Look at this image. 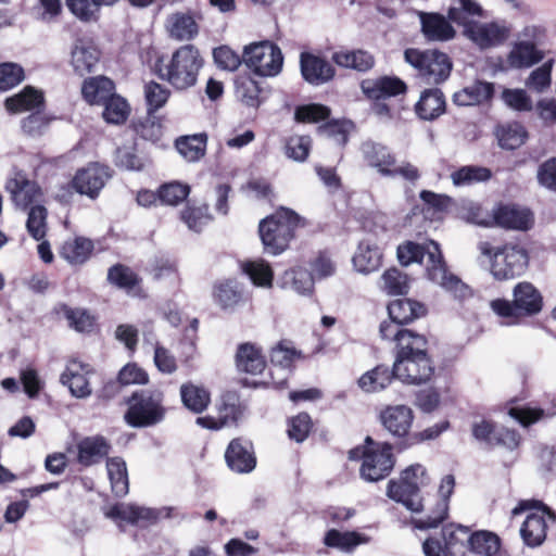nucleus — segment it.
<instances>
[{
	"label": "nucleus",
	"mask_w": 556,
	"mask_h": 556,
	"mask_svg": "<svg viewBox=\"0 0 556 556\" xmlns=\"http://www.w3.org/2000/svg\"><path fill=\"white\" fill-rule=\"evenodd\" d=\"M397 258L402 265L414 262L424 264L428 278L455 300L464 301L472 296L471 288L447 270L437 242L430 241L424 245L406 242L397 248Z\"/></svg>",
	"instance_id": "obj_1"
},
{
	"label": "nucleus",
	"mask_w": 556,
	"mask_h": 556,
	"mask_svg": "<svg viewBox=\"0 0 556 556\" xmlns=\"http://www.w3.org/2000/svg\"><path fill=\"white\" fill-rule=\"evenodd\" d=\"M204 65L200 50L193 45H184L176 49L170 58L157 66L159 77L176 90H187L198 81Z\"/></svg>",
	"instance_id": "obj_2"
},
{
	"label": "nucleus",
	"mask_w": 556,
	"mask_h": 556,
	"mask_svg": "<svg viewBox=\"0 0 556 556\" xmlns=\"http://www.w3.org/2000/svg\"><path fill=\"white\" fill-rule=\"evenodd\" d=\"M301 217L289 208H280L260 223V237L267 253L277 255L283 252L300 225Z\"/></svg>",
	"instance_id": "obj_3"
},
{
	"label": "nucleus",
	"mask_w": 556,
	"mask_h": 556,
	"mask_svg": "<svg viewBox=\"0 0 556 556\" xmlns=\"http://www.w3.org/2000/svg\"><path fill=\"white\" fill-rule=\"evenodd\" d=\"M366 445L349 452V458L363 459L359 472L361 477L369 482L384 479L394 467L392 445L388 443H375L370 437L365 440Z\"/></svg>",
	"instance_id": "obj_4"
},
{
	"label": "nucleus",
	"mask_w": 556,
	"mask_h": 556,
	"mask_svg": "<svg viewBox=\"0 0 556 556\" xmlns=\"http://www.w3.org/2000/svg\"><path fill=\"white\" fill-rule=\"evenodd\" d=\"M493 312L509 324L517 323L521 316H533L539 314L543 307V298L540 291L530 282H518L513 289V302L505 299H497L491 302Z\"/></svg>",
	"instance_id": "obj_5"
},
{
	"label": "nucleus",
	"mask_w": 556,
	"mask_h": 556,
	"mask_svg": "<svg viewBox=\"0 0 556 556\" xmlns=\"http://www.w3.org/2000/svg\"><path fill=\"white\" fill-rule=\"evenodd\" d=\"M431 479L427 469L420 464L408 466L401 472L399 480H390L387 495L399 503H402L413 513L422 510L419 491L427 486Z\"/></svg>",
	"instance_id": "obj_6"
},
{
	"label": "nucleus",
	"mask_w": 556,
	"mask_h": 556,
	"mask_svg": "<svg viewBox=\"0 0 556 556\" xmlns=\"http://www.w3.org/2000/svg\"><path fill=\"white\" fill-rule=\"evenodd\" d=\"M125 421L134 428H143L160 424L165 417L163 393L155 391L136 392L128 401Z\"/></svg>",
	"instance_id": "obj_7"
},
{
	"label": "nucleus",
	"mask_w": 556,
	"mask_h": 556,
	"mask_svg": "<svg viewBox=\"0 0 556 556\" xmlns=\"http://www.w3.org/2000/svg\"><path fill=\"white\" fill-rule=\"evenodd\" d=\"M479 250L491 257V273L497 280L520 276L528 265V254L518 245H505L493 253L488 242H481Z\"/></svg>",
	"instance_id": "obj_8"
},
{
	"label": "nucleus",
	"mask_w": 556,
	"mask_h": 556,
	"mask_svg": "<svg viewBox=\"0 0 556 556\" xmlns=\"http://www.w3.org/2000/svg\"><path fill=\"white\" fill-rule=\"evenodd\" d=\"M405 61L418 71L426 84H440L451 74L452 63L447 54L438 50L407 49Z\"/></svg>",
	"instance_id": "obj_9"
},
{
	"label": "nucleus",
	"mask_w": 556,
	"mask_h": 556,
	"mask_svg": "<svg viewBox=\"0 0 556 556\" xmlns=\"http://www.w3.org/2000/svg\"><path fill=\"white\" fill-rule=\"evenodd\" d=\"M243 63L258 76L274 77L282 70L283 55L270 41L254 42L244 47Z\"/></svg>",
	"instance_id": "obj_10"
},
{
	"label": "nucleus",
	"mask_w": 556,
	"mask_h": 556,
	"mask_svg": "<svg viewBox=\"0 0 556 556\" xmlns=\"http://www.w3.org/2000/svg\"><path fill=\"white\" fill-rule=\"evenodd\" d=\"M434 366L427 351L404 358H395L393 376L407 384H421L431 380Z\"/></svg>",
	"instance_id": "obj_11"
},
{
	"label": "nucleus",
	"mask_w": 556,
	"mask_h": 556,
	"mask_svg": "<svg viewBox=\"0 0 556 556\" xmlns=\"http://www.w3.org/2000/svg\"><path fill=\"white\" fill-rule=\"evenodd\" d=\"M513 27L504 20L476 22L463 30L466 38L480 49H490L503 45L511 34Z\"/></svg>",
	"instance_id": "obj_12"
},
{
	"label": "nucleus",
	"mask_w": 556,
	"mask_h": 556,
	"mask_svg": "<svg viewBox=\"0 0 556 556\" xmlns=\"http://www.w3.org/2000/svg\"><path fill=\"white\" fill-rule=\"evenodd\" d=\"M379 332L382 339L395 342V358H404L427 351V340L424 336L400 327L394 323L382 321Z\"/></svg>",
	"instance_id": "obj_13"
},
{
	"label": "nucleus",
	"mask_w": 556,
	"mask_h": 556,
	"mask_svg": "<svg viewBox=\"0 0 556 556\" xmlns=\"http://www.w3.org/2000/svg\"><path fill=\"white\" fill-rule=\"evenodd\" d=\"M5 188L11 194L14 204L22 210L39 205L42 199V192L38 185L34 180L28 179L27 175L22 170H13L5 184Z\"/></svg>",
	"instance_id": "obj_14"
},
{
	"label": "nucleus",
	"mask_w": 556,
	"mask_h": 556,
	"mask_svg": "<svg viewBox=\"0 0 556 556\" xmlns=\"http://www.w3.org/2000/svg\"><path fill=\"white\" fill-rule=\"evenodd\" d=\"M455 486V479L452 475H446L439 486L440 498L434 507L426 513L425 516L413 520L415 528L420 530L437 528L442 523L448 514V500Z\"/></svg>",
	"instance_id": "obj_15"
},
{
	"label": "nucleus",
	"mask_w": 556,
	"mask_h": 556,
	"mask_svg": "<svg viewBox=\"0 0 556 556\" xmlns=\"http://www.w3.org/2000/svg\"><path fill=\"white\" fill-rule=\"evenodd\" d=\"M109 178L110 172L108 167L90 164L75 174L71 186L77 193L96 199Z\"/></svg>",
	"instance_id": "obj_16"
},
{
	"label": "nucleus",
	"mask_w": 556,
	"mask_h": 556,
	"mask_svg": "<svg viewBox=\"0 0 556 556\" xmlns=\"http://www.w3.org/2000/svg\"><path fill=\"white\" fill-rule=\"evenodd\" d=\"M420 30L428 41L446 42L456 37V29L448 16L438 12L418 11Z\"/></svg>",
	"instance_id": "obj_17"
},
{
	"label": "nucleus",
	"mask_w": 556,
	"mask_h": 556,
	"mask_svg": "<svg viewBox=\"0 0 556 556\" xmlns=\"http://www.w3.org/2000/svg\"><path fill=\"white\" fill-rule=\"evenodd\" d=\"M92 372L89 364L81 363L77 359H71L66 364L64 371L60 377L62 384L68 387L71 394L77 399H86L91 395L88 375Z\"/></svg>",
	"instance_id": "obj_18"
},
{
	"label": "nucleus",
	"mask_w": 556,
	"mask_h": 556,
	"mask_svg": "<svg viewBox=\"0 0 556 556\" xmlns=\"http://www.w3.org/2000/svg\"><path fill=\"white\" fill-rule=\"evenodd\" d=\"M414 420L410 407L406 405H390L380 413V421L384 429L394 437L403 438L408 434Z\"/></svg>",
	"instance_id": "obj_19"
},
{
	"label": "nucleus",
	"mask_w": 556,
	"mask_h": 556,
	"mask_svg": "<svg viewBox=\"0 0 556 556\" xmlns=\"http://www.w3.org/2000/svg\"><path fill=\"white\" fill-rule=\"evenodd\" d=\"M493 225L515 230H527L533 224V215L528 208L516 205H498L492 211Z\"/></svg>",
	"instance_id": "obj_20"
},
{
	"label": "nucleus",
	"mask_w": 556,
	"mask_h": 556,
	"mask_svg": "<svg viewBox=\"0 0 556 556\" xmlns=\"http://www.w3.org/2000/svg\"><path fill=\"white\" fill-rule=\"evenodd\" d=\"M228 467L238 473L251 472L256 466L252 444L242 439L232 440L225 453Z\"/></svg>",
	"instance_id": "obj_21"
},
{
	"label": "nucleus",
	"mask_w": 556,
	"mask_h": 556,
	"mask_svg": "<svg viewBox=\"0 0 556 556\" xmlns=\"http://www.w3.org/2000/svg\"><path fill=\"white\" fill-rule=\"evenodd\" d=\"M299 354L294 349L282 344L277 345L270 353V377L274 387L281 389L286 386L293 363Z\"/></svg>",
	"instance_id": "obj_22"
},
{
	"label": "nucleus",
	"mask_w": 556,
	"mask_h": 556,
	"mask_svg": "<svg viewBox=\"0 0 556 556\" xmlns=\"http://www.w3.org/2000/svg\"><path fill=\"white\" fill-rule=\"evenodd\" d=\"M551 519L552 515L545 509L529 513L520 528L525 544L529 547L540 546L546 539L547 522Z\"/></svg>",
	"instance_id": "obj_23"
},
{
	"label": "nucleus",
	"mask_w": 556,
	"mask_h": 556,
	"mask_svg": "<svg viewBox=\"0 0 556 556\" xmlns=\"http://www.w3.org/2000/svg\"><path fill=\"white\" fill-rule=\"evenodd\" d=\"M198 17L191 11L175 12L166 17L165 28L170 38L178 41H189L199 34Z\"/></svg>",
	"instance_id": "obj_24"
},
{
	"label": "nucleus",
	"mask_w": 556,
	"mask_h": 556,
	"mask_svg": "<svg viewBox=\"0 0 556 556\" xmlns=\"http://www.w3.org/2000/svg\"><path fill=\"white\" fill-rule=\"evenodd\" d=\"M301 73L311 85L319 86L334 76V68L326 60L312 53L303 52L300 56Z\"/></svg>",
	"instance_id": "obj_25"
},
{
	"label": "nucleus",
	"mask_w": 556,
	"mask_h": 556,
	"mask_svg": "<svg viewBox=\"0 0 556 556\" xmlns=\"http://www.w3.org/2000/svg\"><path fill=\"white\" fill-rule=\"evenodd\" d=\"M100 59V52L90 42L84 39H77L71 51V64L80 76L91 73Z\"/></svg>",
	"instance_id": "obj_26"
},
{
	"label": "nucleus",
	"mask_w": 556,
	"mask_h": 556,
	"mask_svg": "<svg viewBox=\"0 0 556 556\" xmlns=\"http://www.w3.org/2000/svg\"><path fill=\"white\" fill-rule=\"evenodd\" d=\"M362 153L366 164L380 175L388 177L393 173L392 167L396 160L387 147L375 142H365L362 146Z\"/></svg>",
	"instance_id": "obj_27"
},
{
	"label": "nucleus",
	"mask_w": 556,
	"mask_h": 556,
	"mask_svg": "<svg viewBox=\"0 0 556 556\" xmlns=\"http://www.w3.org/2000/svg\"><path fill=\"white\" fill-rule=\"evenodd\" d=\"M110 447L103 437L84 438L77 443V462L85 467L98 464L108 456Z\"/></svg>",
	"instance_id": "obj_28"
},
{
	"label": "nucleus",
	"mask_w": 556,
	"mask_h": 556,
	"mask_svg": "<svg viewBox=\"0 0 556 556\" xmlns=\"http://www.w3.org/2000/svg\"><path fill=\"white\" fill-rule=\"evenodd\" d=\"M352 261L355 269L362 274L376 271L382 263L381 249L371 239H364L359 242Z\"/></svg>",
	"instance_id": "obj_29"
},
{
	"label": "nucleus",
	"mask_w": 556,
	"mask_h": 556,
	"mask_svg": "<svg viewBox=\"0 0 556 556\" xmlns=\"http://www.w3.org/2000/svg\"><path fill=\"white\" fill-rule=\"evenodd\" d=\"M362 91L372 100L384 99L405 92V84L396 77H380L377 79H365L361 84Z\"/></svg>",
	"instance_id": "obj_30"
},
{
	"label": "nucleus",
	"mask_w": 556,
	"mask_h": 556,
	"mask_svg": "<svg viewBox=\"0 0 556 556\" xmlns=\"http://www.w3.org/2000/svg\"><path fill=\"white\" fill-rule=\"evenodd\" d=\"M105 515L114 520L138 523L140 521H155L161 517L162 510L122 503L112 506Z\"/></svg>",
	"instance_id": "obj_31"
},
{
	"label": "nucleus",
	"mask_w": 556,
	"mask_h": 556,
	"mask_svg": "<svg viewBox=\"0 0 556 556\" xmlns=\"http://www.w3.org/2000/svg\"><path fill=\"white\" fill-rule=\"evenodd\" d=\"M388 313L390 320L387 323H394L402 327L405 324L412 323L415 319L426 314L425 306L410 299H397L388 305Z\"/></svg>",
	"instance_id": "obj_32"
},
{
	"label": "nucleus",
	"mask_w": 556,
	"mask_h": 556,
	"mask_svg": "<svg viewBox=\"0 0 556 556\" xmlns=\"http://www.w3.org/2000/svg\"><path fill=\"white\" fill-rule=\"evenodd\" d=\"M236 365L240 371L257 375L263 372L266 362L261 350L252 343H242L238 346Z\"/></svg>",
	"instance_id": "obj_33"
},
{
	"label": "nucleus",
	"mask_w": 556,
	"mask_h": 556,
	"mask_svg": "<svg viewBox=\"0 0 556 556\" xmlns=\"http://www.w3.org/2000/svg\"><path fill=\"white\" fill-rule=\"evenodd\" d=\"M84 99L90 104H103L115 94L114 83L104 76L86 79L81 87Z\"/></svg>",
	"instance_id": "obj_34"
},
{
	"label": "nucleus",
	"mask_w": 556,
	"mask_h": 556,
	"mask_svg": "<svg viewBox=\"0 0 556 556\" xmlns=\"http://www.w3.org/2000/svg\"><path fill=\"white\" fill-rule=\"evenodd\" d=\"M416 114L425 121H433L445 111V99L440 89L425 90L415 105Z\"/></svg>",
	"instance_id": "obj_35"
},
{
	"label": "nucleus",
	"mask_w": 556,
	"mask_h": 556,
	"mask_svg": "<svg viewBox=\"0 0 556 556\" xmlns=\"http://www.w3.org/2000/svg\"><path fill=\"white\" fill-rule=\"evenodd\" d=\"M482 15L483 10L475 0H452L447 10L448 18L462 26L464 30L476 23L472 21L473 17H481Z\"/></svg>",
	"instance_id": "obj_36"
},
{
	"label": "nucleus",
	"mask_w": 556,
	"mask_h": 556,
	"mask_svg": "<svg viewBox=\"0 0 556 556\" xmlns=\"http://www.w3.org/2000/svg\"><path fill=\"white\" fill-rule=\"evenodd\" d=\"M332 61L345 68L367 72L375 65V58L365 50H340L332 54Z\"/></svg>",
	"instance_id": "obj_37"
},
{
	"label": "nucleus",
	"mask_w": 556,
	"mask_h": 556,
	"mask_svg": "<svg viewBox=\"0 0 556 556\" xmlns=\"http://www.w3.org/2000/svg\"><path fill=\"white\" fill-rule=\"evenodd\" d=\"M493 94V85L484 81L463 88L453 94V102L459 106L480 104L489 100Z\"/></svg>",
	"instance_id": "obj_38"
},
{
	"label": "nucleus",
	"mask_w": 556,
	"mask_h": 556,
	"mask_svg": "<svg viewBox=\"0 0 556 556\" xmlns=\"http://www.w3.org/2000/svg\"><path fill=\"white\" fill-rule=\"evenodd\" d=\"M543 58V52L533 42L519 40L508 54V63L515 68L530 67Z\"/></svg>",
	"instance_id": "obj_39"
},
{
	"label": "nucleus",
	"mask_w": 556,
	"mask_h": 556,
	"mask_svg": "<svg viewBox=\"0 0 556 556\" xmlns=\"http://www.w3.org/2000/svg\"><path fill=\"white\" fill-rule=\"evenodd\" d=\"M93 251V242L85 237L66 240L61 250V256L73 265L85 263Z\"/></svg>",
	"instance_id": "obj_40"
},
{
	"label": "nucleus",
	"mask_w": 556,
	"mask_h": 556,
	"mask_svg": "<svg viewBox=\"0 0 556 556\" xmlns=\"http://www.w3.org/2000/svg\"><path fill=\"white\" fill-rule=\"evenodd\" d=\"M393 370L384 365H379L371 370L363 374L357 383L358 387L366 393H375L384 390L392 381Z\"/></svg>",
	"instance_id": "obj_41"
},
{
	"label": "nucleus",
	"mask_w": 556,
	"mask_h": 556,
	"mask_svg": "<svg viewBox=\"0 0 556 556\" xmlns=\"http://www.w3.org/2000/svg\"><path fill=\"white\" fill-rule=\"evenodd\" d=\"M43 102L42 94L31 87L5 100V108L10 113L17 114L39 108Z\"/></svg>",
	"instance_id": "obj_42"
},
{
	"label": "nucleus",
	"mask_w": 556,
	"mask_h": 556,
	"mask_svg": "<svg viewBox=\"0 0 556 556\" xmlns=\"http://www.w3.org/2000/svg\"><path fill=\"white\" fill-rule=\"evenodd\" d=\"M468 546L479 556H495L500 552L501 540L495 533L481 530L470 534Z\"/></svg>",
	"instance_id": "obj_43"
},
{
	"label": "nucleus",
	"mask_w": 556,
	"mask_h": 556,
	"mask_svg": "<svg viewBox=\"0 0 556 556\" xmlns=\"http://www.w3.org/2000/svg\"><path fill=\"white\" fill-rule=\"evenodd\" d=\"M180 396L184 405L193 413H202L210 404L208 391L194 383H184L180 387Z\"/></svg>",
	"instance_id": "obj_44"
},
{
	"label": "nucleus",
	"mask_w": 556,
	"mask_h": 556,
	"mask_svg": "<svg viewBox=\"0 0 556 556\" xmlns=\"http://www.w3.org/2000/svg\"><path fill=\"white\" fill-rule=\"evenodd\" d=\"M106 469L113 493L116 496L126 495L129 490V482L124 459L119 457L108 459Z\"/></svg>",
	"instance_id": "obj_45"
},
{
	"label": "nucleus",
	"mask_w": 556,
	"mask_h": 556,
	"mask_svg": "<svg viewBox=\"0 0 556 556\" xmlns=\"http://www.w3.org/2000/svg\"><path fill=\"white\" fill-rule=\"evenodd\" d=\"M368 538L355 532H340L336 529L329 530L324 539L325 545L329 547H336L343 552H350L359 544L367 543Z\"/></svg>",
	"instance_id": "obj_46"
},
{
	"label": "nucleus",
	"mask_w": 556,
	"mask_h": 556,
	"mask_svg": "<svg viewBox=\"0 0 556 556\" xmlns=\"http://www.w3.org/2000/svg\"><path fill=\"white\" fill-rule=\"evenodd\" d=\"M496 137L502 148L514 150L525 143L528 132L521 124L508 123L497 127Z\"/></svg>",
	"instance_id": "obj_47"
},
{
	"label": "nucleus",
	"mask_w": 556,
	"mask_h": 556,
	"mask_svg": "<svg viewBox=\"0 0 556 556\" xmlns=\"http://www.w3.org/2000/svg\"><path fill=\"white\" fill-rule=\"evenodd\" d=\"M206 135L199 134L176 140V149L188 162L199 161L205 153Z\"/></svg>",
	"instance_id": "obj_48"
},
{
	"label": "nucleus",
	"mask_w": 556,
	"mask_h": 556,
	"mask_svg": "<svg viewBox=\"0 0 556 556\" xmlns=\"http://www.w3.org/2000/svg\"><path fill=\"white\" fill-rule=\"evenodd\" d=\"M492 173L489 168L478 165H467L458 168L451 174L454 186L463 187L478 182L486 181L491 178Z\"/></svg>",
	"instance_id": "obj_49"
},
{
	"label": "nucleus",
	"mask_w": 556,
	"mask_h": 556,
	"mask_svg": "<svg viewBox=\"0 0 556 556\" xmlns=\"http://www.w3.org/2000/svg\"><path fill=\"white\" fill-rule=\"evenodd\" d=\"M262 91L258 83L251 77L243 76L236 80V94L247 106L257 108L263 101Z\"/></svg>",
	"instance_id": "obj_50"
},
{
	"label": "nucleus",
	"mask_w": 556,
	"mask_h": 556,
	"mask_svg": "<svg viewBox=\"0 0 556 556\" xmlns=\"http://www.w3.org/2000/svg\"><path fill=\"white\" fill-rule=\"evenodd\" d=\"M283 288H290L301 295H307L313 292V275L303 268H295L285 273Z\"/></svg>",
	"instance_id": "obj_51"
},
{
	"label": "nucleus",
	"mask_w": 556,
	"mask_h": 556,
	"mask_svg": "<svg viewBox=\"0 0 556 556\" xmlns=\"http://www.w3.org/2000/svg\"><path fill=\"white\" fill-rule=\"evenodd\" d=\"M214 299L222 308H233L242 301V292L237 282L227 280L215 286Z\"/></svg>",
	"instance_id": "obj_52"
},
{
	"label": "nucleus",
	"mask_w": 556,
	"mask_h": 556,
	"mask_svg": "<svg viewBox=\"0 0 556 556\" xmlns=\"http://www.w3.org/2000/svg\"><path fill=\"white\" fill-rule=\"evenodd\" d=\"M102 105L104 106L102 116L105 122L110 124H123L127 119L130 112L127 101L116 93L113 94Z\"/></svg>",
	"instance_id": "obj_53"
},
{
	"label": "nucleus",
	"mask_w": 556,
	"mask_h": 556,
	"mask_svg": "<svg viewBox=\"0 0 556 556\" xmlns=\"http://www.w3.org/2000/svg\"><path fill=\"white\" fill-rule=\"evenodd\" d=\"M242 269L255 286L263 288L271 287L274 273L265 261L256 260L247 262L243 264Z\"/></svg>",
	"instance_id": "obj_54"
},
{
	"label": "nucleus",
	"mask_w": 556,
	"mask_h": 556,
	"mask_svg": "<svg viewBox=\"0 0 556 556\" xmlns=\"http://www.w3.org/2000/svg\"><path fill=\"white\" fill-rule=\"evenodd\" d=\"M381 289L388 294H402L408 289L407 276L397 268H389L381 276Z\"/></svg>",
	"instance_id": "obj_55"
},
{
	"label": "nucleus",
	"mask_w": 556,
	"mask_h": 556,
	"mask_svg": "<svg viewBox=\"0 0 556 556\" xmlns=\"http://www.w3.org/2000/svg\"><path fill=\"white\" fill-rule=\"evenodd\" d=\"M47 210L42 205H33L28 212L26 228L28 233L37 241L46 236L47 230Z\"/></svg>",
	"instance_id": "obj_56"
},
{
	"label": "nucleus",
	"mask_w": 556,
	"mask_h": 556,
	"mask_svg": "<svg viewBox=\"0 0 556 556\" xmlns=\"http://www.w3.org/2000/svg\"><path fill=\"white\" fill-rule=\"evenodd\" d=\"M238 409L233 404H224L219 409V416L198 417L197 424L203 428L217 430L233 422L237 419Z\"/></svg>",
	"instance_id": "obj_57"
},
{
	"label": "nucleus",
	"mask_w": 556,
	"mask_h": 556,
	"mask_svg": "<svg viewBox=\"0 0 556 556\" xmlns=\"http://www.w3.org/2000/svg\"><path fill=\"white\" fill-rule=\"evenodd\" d=\"M190 193V187L185 184L173 181L163 185L159 189V200L167 205H178L185 201Z\"/></svg>",
	"instance_id": "obj_58"
},
{
	"label": "nucleus",
	"mask_w": 556,
	"mask_h": 556,
	"mask_svg": "<svg viewBox=\"0 0 556 556\" xmlns=\"http://www.w3.org/2000/svg\"><path fill=\"white\" fill-rule=\"evenodd\" d=\"M311 148L312 140L308 136H292L286 142L285 153L295 162H304L309 154Z\"/></svg>",
	"instance_id": "obj_59"
},
{
	"label": "nucleus",
	"mask_w": 556,
	"mask_h": 556,
	"mask_svg": "<svg viewBox=\"0 0 556 556\" xmlns=\"http://www.w3.org/2000/svg\"><path fill=\"white\" fill-rule=\"evenodd\" d=\"M170 91L157 83H149L144 87V97L148 112L153 113L161 109L168 100Z\"/></svg>",
	"instance_id": "obj_60"
},
{
	"label": "nucleus",
	"mask_w": 556,
	"mask_h": 556,
	"mask_svg": "<svg viewBox=\"0 0 556 556\" xmlns=\"http://www.w3.org/2000/svg\"><path fill=\"white\" fill-rule=\"evenodd\" d=\"M294 115L298 122L317 123L329 117L330 109L323 104L312 103L298 106Z\"/></svg>",
	"instance_id": "obj_61"
},
{
	"label": "nucleus",
	"mask_w": 556,
	"mask_h": 556,
	"mask_svg": "<svg viewBox=\"0 0 556 556\" xmlns=\"http://www.w3.org/2000/svg\"><path fill=\"white\" fill-rule=\"evenodd\" d=\"M213 59L219 68L229 72L236 71L243 62V55L240 56L227 46L215 48L213 51Z\"/></svg>",
	"instance_id": "obj_62"
},
{
	"label": "nucleus",
	"mask_w": 556,
	"mask_h": 556,
	"mask_svg": "<svg viewBox=\"0 0 556 556\" xmlns=\"http://www.w3.org/2000/svg\"><path fill=\"white\" fill-rule=\"evenodd\" d=\"M206 205L202 206H187L181 212V219L186 223L189 229L201 231L202 227L211 219Z\"/></svg>",
	"instance_id": "obj_63"
},
{
	"label": "nucleus",
	"mask_w": 556,
	"mask_h": 556,
	"mask_svg": "<svg viewBox=\"0 0 556 556\" xmlns=\"http://www.w3.org/2000/svg\"><path fill=\"white\" fill-rule=\"evenodd\" d=\"M504 103L520 112H529L532 110V100L523 89H505L502 92Z\"/></svg>",
	"instance_id": "obj_64"
}]
</instances>
